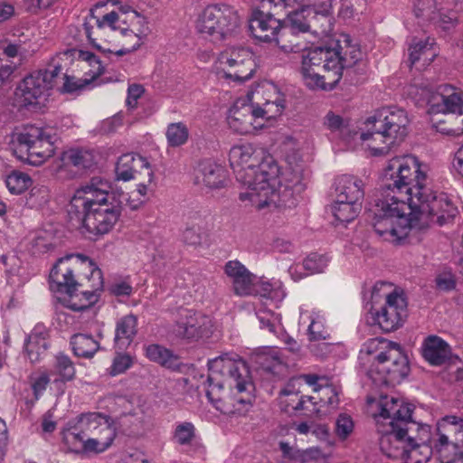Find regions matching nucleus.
<instances>
[{
  "label": "nucleus",
  "mask_w": 463,
  "mask_h": 463,
  "mask_svg": "<svg viewBox=\"0 0 463 463\" xmlns=\"http://www.w3.org/2000/svg\"><path fill=\"white\" fill-rule=\"evenodd\" d=\"M145 89L140 84L129 85L128 89L127 106L129 109H135L137 105V99L143 95Z\"/></svg>",
  "instance_id": "61"
},
{
  "label": "nucleus",
  "mask_w": 463,
  "mask_h": 463,
  "mask_svg": "<svg viewBox=\"0 0 463 463\" xmlns=\"http://www.w3.org/2000/svg\"><path fill=\"white\" fill-rule=\"evenodd\" d=\"M50 383L47 373H41L33 380L32 388L36 398H38L45 390Z\"/></svg>",
  "instance_id": "63"
},
{
  "label": "nucleus",
  "mask_w": 463,
  "mask_h": 463,
  "mask_svg": "<svg viewBox=\"0 0 463 463\" xmlns=\"http://www.w3.org/2000/svg\"><path fill=\"white\" fill-rule=\"evenodd\" d=\"M183 238L187 244L199 245L203 240V233L199 228L192 226L184 231Z\"/></svg>",
  "instance_id": "62"
},
{
  "label": "nucleus",
  "mask_w": 463,
  "mask_h": 463,
  "mask_svg": "<svg viewBox=\"0 0 463 463\" xmlns=\"http://www.w3.org/2000/svg\"><path fill=\"white\" fill-rule=\"evenodd\" d=\"M373 298H385V304L373 314L377 325L383 331L391 332L397 329L406 317L407 303L405 298L392 285L387 282H377L373 288Z\"/></svg>",
  "instance_id": "15"
},
{
  "label": "nucleus",
  "mask_w": 463,
  "mask_h": 463,
  "mask_svg": "<svg viewBox=\"0 0 463 463\" xmlns=\"http://www.w3.org/2000/svg\"><path fill=\"white\" fill-rule=\"evenodd\" d=\"M298 146L297 140L286 137L283 149L286 165L281 167L270 156L250 143L233 146L229 152V162L237 181L245 191L240 200L248 201L257 209L285 204L294 190L301 189L303 164L298 151L289 153Z\"/></svg>",
  "instance_id": "2"
},
{
  "label": "nucleus",
  "mask_w": 463,
  "mask_h": 463,
  "mask_svg": "<svg viewBox=\"0 0 463 463\" xmlns=\"http://www.w3.org/2000/svg\"><path fill=\"white\" fill-rule=\"evenodd\" d=\"M71 345L74 354L83 358L92 357L99 349V342L87 334H75L71 339Z\"/></svg>",
  "instance_id": "41"
},
{
  "label": "nucleus",
  "mask_w": 463,
  "mask_h": 463,
  "mask_svg": "<svg viewBox=\"0 0 463 463\" xmlns=\"http://www.w3.org/2000/svg\"><path fill=\"white\" fill-rule=\"evenodd\" d=\"M59 68L53 71H38L26 76L15 90V102L21 109H35L42 105L52 89V80L58 74Z\"/></svg>",
  "instance_id": "17"
},
{
  "label": "nucleus",
  "mask_w": 463,
  "mask_h": 463,
  "mask_svg": "<svg viewBox=\"0 0 463 463\" xmlns=\"http://www.w3.org/2000/svg\"><path fill=\"white\" fill-rule=\"evenodd\" d=\"M59 0H23L24 8L34 14L45 11L56 4Z\"/></svg>",
  "instance_id": "57"
},
{
  "label": "nucleus",
  "mask_w": 463,
  "mask_h": 463,
  "mask_svg": "<svg viewBox=\"0 0 463 463\" xmlns=\"http://www.w3.org/2000/svg\"><path fill=\"white\" fill-rule=\"evenodd\" d=\"M319 395V402L323 404H327L329 406L335 407L339 402L338 392L335 388L331 385L325 384V387L320 392Z\"/></svg>",
  "instance_id": "59"
},
{
  "label": "nucleus",
  "mask_w": 463,
  "mask_h": 463,
  "mask_svg": "<svg viewBox=\"0 0 463 463\" xmlns=\"http://www.w3.org/2000/svg\"><path fill=\"white\" fill-rule=\"evenodd\" d=\"M137 333V318L134 315L121 317L116 325L115 345L120 349L128 348Z\"/></svg>",
  "instance_id": "36"
},
{
  "label": "nucleus",
  "mask_w": 463,
  "mask_h": 463,
  "mask_svg": "<svg viewBox=\"0 0 463 463\" xmlns=\"http://www.w3.org/2000/svg\"><path fill=\"white\" fill-rule=\"evenodd\" d=\"M250 291L248 296H260L266 298L271 301L275 307H279V304L286 297L285 289L280 282L258 280L256 277L255 280L251 282Z\"/></svg>",
  "instance_id": "35"
},
{
  "label": "nucleus",
  "mask_w": 463,
  "mask_h": 463,
  "mask_svg": "<svg viewBox=\"0 0 463 463\" xmlns=\"http://www.w3.org/2000/svg\"><path fill=\"white\" fill-rule=\"evenodd\" d=\"M143 174L148 177L149 184H155V174L147 159L138 154L128 153L122 155L116 165L118 180L129 181L135 178V173Z\"/></svg>",
  "instance_id": "24"
},
{
  "label": "nucleus",
  "mask_w": 463,
  "mask_h": 463,
  "mask_svg": "<svg viewBox=\"0 0 463 463\" xmlns=\"http://www.w3.org/2000/svg\"><path fill=\"white\" fill-rule=\"evenodd\" d=\"M11 145L15 157L28 165L38 166L55 154L53 137L46 129L27 125L13 133Z\"/></svg>",
  "instance_id": "10"
},
{
  "label": "nucleus",
  "mask_w": 463,
  "mask_h": 463,
  "mask_svg": "<svg viewBox=\"0 0 463 463\" xmlns=\"http://www.w3.org/2000/svg\"><path fill=\"white\" fill-rule=\"evenodd\" d=\"M145 354L150 361L165 367H172L176 362V356L170 350L156 344L146 345Z\"/></svg>",
  "instance_id": "47"
},
{
  "label": "nucleus",
  "mask_w": 463,
  "mask_h": 463,
  "mask_svg": "<svg viewBox=\"0 0 463 463\" xmlns=\"http://www.w3.org/2000/svg\"><path fill=\"white\" fill-rule=\"evenodd\" d=\"M165 138L168 147L175 148L184 146L190 138L188 126L183 122H174L167 125Z\"/></svg>",
  "instance_id": "45"
},
{
  "label": "nucleus",
  "mask_w": 463,
  "mask_h": 463,
  "mask_svg": "<svg viewBox=\"0 0 463 463\" xmlns=\"http://www.w3.org/2000/svg\"><path fill=\"white\" fill-rule=\"evenodd\" d=\"M291 380H299L300 390H304L305 386H310L314 392H321L325 387V385L320 383L325 379L316 374H303L298 377L292 378Z\"/></svg>",
  "instance_id": "56"
},
{
  "label": "nucleus",
  "mask_w": 463,
  "mask_h": 463,
  "mask_svg": "<svg viewBox=\"0 0 463 463\" xmlns=\"http://www.w3.org/2000/svg\"><path fill=\"white\" fill-rule=\"evenodd\" d=\"M196 429L190 421L177 422L173 431V439L179 445H188L195 438Z\"/></svg>",
  "instance_id": "49"
},
{
  "label": "nucleus",
  "mask_w": 463,
  "mask_h": 463,
  "mask_svg": "<svg viewBox=\"0 0 463 463\" xmlns=\"http://www.w3.org/2000/svg\"><path fill=\"white\" fill-rule=\"evenodd\" d=\"M83 30L93 47L118 56L138 50L151 33L148 18L131 8L101 17L91 13L84 20Z\"/></svg>",
  "instance_id": "3"
},
{
  "label": "nucleus",
  "mask_w": 463,
  "mask_h": 463,
  "mask_svg": "<svg viewBox=\"0 0 463 463\" xmlns=\"http://www.w3.org/2000/svg\"><path fill=\"white\" fill-rule=\"evenodd\" d=\"M81 274L93 280L94 288L103 287L102 272L91 259L83 254H69L60 258L51 269L50 288L61 293L78 291L83 286Z\"/></svg>",
  "instance_id": "9"
},
{
  "label": "nucleus",
  "mask_w": 463,
  "mask_h": 463,
  "mask_svg": "<svg viewBox=\"0 0 463 463\" xmlns=\"http://www.w3.org/2000/svg\"><path fill=\"white\" fill-rule=\"evenodd\" d=\"M48 346L47 334L34 328L25 343L28 358L32 363L39 362L45 355Z\"/></svg>",
  "instance_id": "40"
},
{
  "label": "nucleus",
  "mask_w": 463,
  "mask_h": 463,
  "mask_svg": "<svg viewBox=\"0 0 463 463\" xmlns=\"http://www.w3.org/2000/svg\"><path fill=\"white\" fill-rule=\"evenodd\" d=\"M429 104L431 113H456L463 109V91L451 85H441Z\"/></svg>",
  "instance_id": "26"
},
{
  "label": "nucleus",
  "mask_w": 463,
  "mask_h": 463,
  "mask_svg": "<svg viewBox=\"0 0 463 463\" xmlns=\"http://www.w3.org/2000/svg\"><path fill=\"white\" fill-rule=\"evenodd\" d=\"M5 183L10 194H22L33 185V182L29 174L13 170L5 175Z\"/></svg>",
  "instance_id": "46"
},
{
  "label": "nucleus",
  "mask_w": 463,
  "mask_h": 463,
  "mask_svg": "<svg viewBox=\"0 0 463 463\" xmlns=\"http://www.w3.org/2000/svg\"><path fill=\"white\" fill-rule=\"evenodd\" d=\"M206 396L226 415H243L251 407L252 383L244 362L223 354L209 362Z\"/></svg>",
  "instance_id": "4"
},
{
  "label": "nucleus",
  "mask_w": 463,
  "mask_h": 463,
  "mask_svg": "<svg viewBox=\"0 0 463 463\" xmlns=\"http://www.w3.org/2000/svg\"><path fill=\"white\" fill-rule=\"evenodd\" d=\"M237 11L227 5H207L195 21V29L212 41H222L232 35L240 26Z\"/></svg>",
  "instance_id": "11"
},
{
  "label": "nucleus",
  "mask_w": 463,
  "mask_h": 463,
  "mask_svg": "<svg viewBox=\"0 0 463 463\" xmlns=\"http://www.w3.org/2000/svg\"><path fill=\"white\" fill-rule=\"evenodd\" d=\"M409 59L411 66L423 70L429 66L438 55L433 39L413 40L409 46Z\"/></svg>",
  "instance_id": "30"
},
{
  "label": "nucleus",
  "mask_w": 463,
  "mask_h": 463,
  "mask_svg": "<svg viewBox=\"0 0 463 463\" xmlns=\"http://www.w3.org/2000/svg\"><path fill=\"white\" fill-rule=\"evenodd\" d=\"M409 118L405 110L383 108L365 118L360 128L357 140L371 156L387 155L408 134Z\"/></svg>",
  "instance_id": "7"
},
{
  "label": "nucleus",
  "mask_w": 463,
  "mask_h": 463,
  "mask_svg": "<svg viewBox=\"0 0 463 463\" xmlns=\"http://www.w3.org/2000/svg\"><path fill=\"white\" fill-rule=\"evenodd\" d=\"M246 99L260 110H279L278 117L284 110V99L279 88L271 81L262 80L248 93Z\"/></svg>",
  "instance_id": "22"
},
{
  "label": "nucleus",
  "mask_w": 463,
  "mask_h": 463,
  "mask_svg": "<svg viewBox=\"0 0 463 463\" xmlns=\"http://www.w3.org/2000/svg\"><path fill=\"white\" fill-rule=\"evenodd\" d=\"M390 183L375 206L373 228L385 241L399 243L414 228L430 223L443 225L457 214V207L445 193L427 185L428 166L411 154L390 158L383 168Z\"/></svg>",
  "instance_id": "1"
},
{
  "label": "nucleus",
  "mask_w": 463,
  "mask_h": 463,
  "mask_svg": "<svg viewBox=\"0 0 463 463\" xmlns=\"http://www.w3.org/2000/svg\"><path fill=\"white\" fill-rule=\"evenodd\" d=\"M301 72L309 89L333 90L342 78L341 51L323 47L307 50L302 57Z\"/></svg>",
  "instance_id": "8"
},
{
  "label": "nucleus",
  "mask_w": 463,
  "mask_h": 463,
  "mask_svg": "<svg viewBox=\"0 0 463 463\" xmlns=\"http://www.w3.org/2000/svg\"><path fill=\"white\" fill-rule=\"evenodd\" d=\"M279 447L281 451L282 463H305L308 457H318L321 455V451L317 448H311L301 451L285 441H280Z\"/></svg>",
  "instance_id": "43"
},
{
  "label": "nucleus",
  "mask_w": 463,
  "mask_h": 463,
  "mask_svg": "<svg viewBox=\"0 0 463 463\" xmlns=\"http://www.w3.org/2000/svg\"><path fill=\"white\" fill-rule=\"evenodd\" d=\"M434 448L440 463H463L462 418L448 415L438 421Z\"/></svg>",
  "instance_id": "13"
},
{
  "label": "nucleus",
  "mask_w": 463,
  "mask_h": 463,
  "mask_svg": "<svg viewBox=\"0 0 463 463\" xmlns=\"http://www.w3.org/2000/svg\"><path fill=\"white\" fill-rule=\"evenodd\" d=\"M279 110H260V107L253 106L246 98L234 101L227 113L229 128L239 135L255 134L266 125L269 119L278 117Z\"/></svg>",
  "instance_id": "14"
},
{
  "label": "nucleus",
  "mask_w": 463,
  "mask_h": 463,
  "mask_svg": "<svg viewBox=\"0 0 463 463\" xmlns=\"http://www.w3.org/2000/svg\"><path fill=\"white\" fill-rule=\"evenodd\" d=\"M133 364V358L127 354H118L113 359L112 364L109 367V374L116 376L125 373Z\"/></svg>",
  "instance_id": "54"
},
{
  "label": "nucleus",
  "mask_w": 463,
  "mask_h": 463,
  "mask_svg": "<svg viewBox=\"0 0 463 463\" xmlns=\"http://www.w3.org/2000/svg\"><path fill=\"white\" fill-rule=\"evenodd\" d=\"M362 59V52L355 46H349L345 55L341 54L342 70L345 67H351Z\"/></svg>",
  "instance_id": "60"
},
{
  "label": "nucleus",
  "mask_w": 463,
  "mask_h": 463,
  "mask_svg": "<svg viewBox=\"0 0 463 463\" xmlns=\"http://www.w3.org/2000/svg\"><path fill=\"white\" fill-rule=\"evenodd\" d=\"M362 210V204L351 201L340 202L339 198H335L331 205V212L335 219L341 222H350L354 221Z\"/></svg>",
  "instance_id": "42"
},
{
  "label": "nucleus",
  "mask_w": 463,
  "mask_h": 463,
  "mask_svg": "<svg viewBox=\"0 0 463 463\" xmlns=\"http://www.w3.org/2000/svg\"><path fill=\"white\" fill-rule=\"evenodd\" d=\"M300 319L304 323L306 319L310 322L307 328L310 340H325L329 337V332L325 325L324 315L320 312H306L301 315Z\"/></svg>",
  "instance_id": "44"
},
{
  "label": "nucleus",
  "mask_w": 463,
  "mask_h": 463,
  "mask_svg": "<svg viewBox=\"0 0 463 463\" xmlns=\"http://www.w3.org/2000/svg\"><path fill=\"white\" fill-rule=\"evenodd\" d=\"M454 123L451 127L440 128L439 131L451 137H459L463 135V109L455 113Z\"/></svg>",
  "instance_id": "58"
},
{
  "label": "nucleus",
  "mask_w": 463,
  "mask_h": 463,
  "mask_svg": "<svg viewBox=\"0 0 463 463\" xmlns=\"http://www.w3.org/2000/svg\"><path fill=\"white\" fill-rule=\"evenodd\" d=\"M77 62V67L83 71L82 78L64 74L63 83L60 90L62 93L77 94L93 83L104 71V67L99 58L90 52L72 49L65 52Z\"/></svg>",
  "instance_id": "18"
},
{
  "label": "nucleus",
  "mask_w": 463,
  "mask_h": 463,
  "mask_svg": "<svg viewBox=\"0 0 463 463\" xmlns=\"http://www.w3.org/2000/svg\"><path fill=\"white\" fill-rule=\"evenodd\" d=\"M255 71L253 53L242 47L226 48L213 64V71L218 79L229 83H243L252 78Z\"/></svg>",
  "instance_id": "12"
},
{
  "label": "nucleus",
  "mask_w": 463,
  "mask_h": 463,
  "mask_svg": "<svg viewBox=\"0 0 463 463\" xmlns=\"http://www.w3.org/2000/svg\"><path fill=\"white\" fill-rule=\"evenodd\" d=\"M299 380H289L279 391L278 403L285 412L302 411L307 415L317 414V398L303 395L300 390Z\"/></svg>",
  "instance_id": "20"
},
{
  "label": "nucleus",
  "mask_w": 463,
  "mask_h": 463,
  "mask_svg": "<svg viewBox=\"0 0 463 463\" xmlns=\"http://www.w3.org/2000/svg\"><path fill=\"white\" fill-rule=\"evenodd\" d=\"M276 44L284 52H299L307 51V42L302 37L301 33H298L291 28L282 25L277 39H275Z\"/></svg>",
  "instance_id": "38"
},
{
  "label": "nucleus",
  "mask_w": 463,
  "mask_h": 463,
  "mask_svg": "<svg viewBox=\"0 0 463 463\" xmlns=\"http://www.w3.org/2000/svg\"><path fill=\"white\" fill-rule=\"evenodd\" d=\"M105 430H115L109 417L95 411L81 413L62 429V441L69 449H77L83 438L99 435Z\"/></svg>",
  "instance_id": "16"
},
{
  "label": "nucleus",
  "mask_w": 463,
  "mask_h": 463,
  "mask_svg": "<svg viewBox=\"0 0 463 463\" xmlns=\"http://www.w3.org/2000/svg\"><path fill=\"white\" fill-rule=\"evenodd\" d=\"M261 328H267L271 333H276L281 326V317L279 314L270 310L260 309L257 313Z\"/></svg>",
  "instance_id": "53"
},
{
  "label": "nucleus",
  "mask_w": 463,
  "mask_h": 463,
  "mask_svg": "<svg viewBox=\"0 0 463 463\" xmlns=\"http://www.w3.org/2000/svg\"><path fill=\"white\" fill-rule=\"evenodd\" d=\"M71 218L75 217L81 229L94 236L109 233L120 219L122 206L111 192L108 181L92 178L78 188L69 204Z\"/></svg>",
  "instance_id": "5"
},
{
  "label": "nucleus",
  "mask_w": 463,
  "mask_h": 463,
  "mask_svg": "<svg viewBox=\"0 0 463 463\" xmlns=\"http://www.w3.org/2000/svg\"><path fill=\"white\" fill-rule=\"evenodd\" d=\"M436 285L439 289L450 290L455 287L453 276L450 273H443L436 278Z\"/></svg>",
  "instance_id": "64"
},
{
  "label": "nucleus",
  "mask_w": 463,
  "mask_h": 463,
  "mask_svg": "<svg viewBox=\"0 0 463 463\" xmlns=\"http://www.w3.org/2000/svg\"><path fill=\"white\" fill-rule=\"evenodd\" d=\"M198 178L209 189H221L227 185L229 182L226 169L211 160H205L199 165Z\"/></svg>",
  "instance_id": "32"
},
{
  "label": "nucleus",
  "mask_w": 463,
  "mask_h": 463,
  "mask_svg": "<svg viewBox=\"0 0 463 463\" xmlns=\"http://www.w3.org/2000/svg\"><path fill=\"white\" fill-rule=\"evenodd\" d=\"M329 260L327 255L313 252L304 259L302 266L307 275L316 274L323 272L326 269Z\"/></svg>",
  "instance_id": "51"
},
{
  "label": "nucleus",
  "mask_w": 463,
  "mask_h": 463,
  "mask_svg": "<svg viewBox=\"0 0 463 463\" xmlns=\"http://www.w3.org/2000/svg\"><path fill=\"white\" fill-rule=\"evenodd\" d=\"M61 166L73 165L79 169H88L97 163V154L93 149L73 147L63 151L60 156Z\"/></svg>",
  "instance_id": "33"
},
{
  "label": "nucleus",
  "mask_w": 463,
  "mask_h": 463,
  "mask_svg": "<svg viewBox=\"0 0 463 463\" xmlns=\"http://www.w3.org/2000/svg\"><path fill=\"white\" fill-rule=\"evenodd\" d=\"M116 437V430H105L99 435H94L92 438L82 439V442L77 449H70L75 453H102L108 449Z\"/></svg>",
  "instance_id": "39"
},
{
  "label": "nucleus",
  "mask_w": 463,
  "mask_h": 463,
  "mask_svg": "<svg viewBox=\"0 0 463 463\" xmlns=\"http://www.w3.org/2000/svg\"><path fill=\"white\" fill-rule=\"evenodd\" d=\"M224 274L232 283L235 295L246 297L250 292V285L255 280L252 274L241 261L237 260H229L223 267Z\"/></svg>",
  "instance_id": "28"
},
{
  "label": "nucleus",
  "mask_w": 463,
  "mask_h": 463,
  "mask_svg": "<svg viewBox=\"0 0 463 463\" xmlns=\"http://www.w3.org/2000/svg\"><path fill=\"white\" fill-rule=\"evenodd\" d=\"M335 198L363 203L364 197V183L358 177L344 175L335 179Z\"/></svg>",
  "instance_id": "31"
},
{
  "label": "nucleus",
  "mask_w": 463,
  "mask_h": 463,
  "mask_svg": "<svg viewBox=\"0 0 463 463\" xmlns=\"http://www.w3.org/2000/svg\"><path fill=\"white\" fill-rule=\"evenodd\" d=\"M88 281L90 282V290H82L80 293H77V291L65 293L66 297L63 298V305L66 307L73 311H81L93 306L98 301L99 297V291L102 288H94L93 280Z\"/></svg>",
  "instance_id": "34"
},
{
  "label": "nucleus",
  "mask_w": 463,
  "mask_h": 463,
  "mask_svg": "<svg viewBox=\"0 0 463 463\" xmlns=\"http://www.w3.org/2000/svg\"><path fill=\"white\" fill-rule=\"evenodd\" d=\"M437 439L438 431L432 439L431 445L427 444L423 438H420V443L416 442L412 438L404 457H402L401 460L404 463H427L430 459L433 452L437 455L434 448V443Z\"/></svg>",
  "instance_id": "37"
},
{
  "label": "nucleus",
  "mask_w": 463,
  "mask_h": 463,
  "mask_svg": "<svg viewBox=\"0 0 463 463\" xmlns=\"http://www.w3.org/2000/svg\"><path fill=\"white\" fill-rule=\"evenodd\" d=\"M365 354L372 356V366L378 364L387 355L396 363V369L404 368L402 348L398 343L389 341L385 338L376 337L367 340L362 349Z\"/></svg>",
  "instance_id": "23"
},
{
  "label": "nucleus",
  "mask_w": 463,
  "mask_h": 463,
  "mask_svg": "<svg viewBox=\"0 0 463 463\" xmlns=\"http://www.w3.org/2000/svg\"><path fill=\"white\" fill-rule=\"evenodd\" d=\"M52 374L57 375L54 382H67L72 380L75 375V367L70 357L62 354L56 355Z\"/></svg>",
  "instance_id": "48"
},
{
  "label": "nucleus",
  "mask_w": 463,
  "mask_h": 463,
  "mask_svg": "<svg viewBox=\"0 0 463 463\" xmlns=\"http://www.w3.org/2000/svg\"><path fill=\"white\" fill-rule=\"evenodd\" d=\"M373 402V399H368V403ZM375 408L373 416L381 433V450L388 458L401 460L412 439L409 433L415 426L413 406L402 399L382 396L375 401Z\"/></svg>",
  "instance_id": "6"
},
{
  "label": "nucleus",
  "mask_w": 463,
  "mask_h": 463,
  "mask_svg": "<svg viewBox=\"0 0 463 463\" xmlns=\"http://www.w3.org/2000/svg\"><path fill=\"white\" fill-rule=\"evenodd\" d=\"M335 0H310L305 5L289 12L285 19V25L298 33H307L310 30L307 16L310 14L326 17L330 14Z\"/></svg>",
  "instance_id": "21"
},
{
  "label": "nucleus",
  "mask_w": 463,
  "mask_h": 463,
  "mask_svg": "<svg viewBox=\"0 0 463 463\" xmlns=\"http://www.w3.org/2000/svg\"><path fill=\"white\" fill-rule=\"evenodd\" d=\"M216 326L212 317L190 309H182L174 326L175 334L191 341L210 338Z\"/></svg>",
  "instance_id": "19"
},
{
  "label": "nucleus",
  "mask_w": 463,
  "mask_h": 463,
  "mask_svg": "<svg viewBox=\"0 0 463 463\" xmlns=\"http://www.w3.org/2000/svg\"><path fill=\"white\" fill-rule=\"evenodd\" d=\"M324 124L331 131L342 132L348 126L349 120L330 111L325 117Z\"/></svg>",
  "instance_id": "55"
},
{
  "label": "nucleus",
  "mask_w": 463,
  "mask_h": 463,
  "mask_svg": "<svg viewBox=\"0 0 463 463\" xmlns=\"http://www.w3.org/2000/svg\"><path fill=\"white\" fill-rule=\"evenodd\" d=\"M416 17L426 21L435 20L437 17V0H416L414 3Z\"/></svg>",
  "instance_id": "52"
},
{
  "label": "nucleus",
  "mask_w": 463,
  "mask_h": 463,
  "mask_svg": "<svg viewBox=\"0 0 463 463\" xmlns=\"http://www.w3.org/2000/svg\"><path fill=\"white\" fill-rule=\"evenodd\" d=\"M404 359V368L396 369V363L388 357L382 359L378 364H374L368 371V376L376 385L395 384L403 380L409 373V363L407 356L402 352Z\"/></svg>",
  "instance_id": "25"
},
{
  "label": "nucleus",
  "mask_w": 463,
  "mask_h": 463,
  "mask_svg": "<svg viewBox=\"0 0 463 463\" xmlns=\"http://www.w3.org/2000/svg\"><path fill=\"white\" fill-rule=\"evenodd\" d=\"M250 30L252 35L262 42H275L282 24L272 14L262 11H255L250 19Z\"/></svg>",
  "instance_id": "27"
},
{
  "label": "nucleus",
  "mask_w": 463,
  "mask_h": 463,
  "mask_svg": "<svg viewBox=\"0 0 463 463\" xmlns=\"http://www.w3.org/2000/svg\"><path fill=\"white\" fill-rule=\"evenodd\" d=\"M354 430V421L351 415L340 413L335 421L334 432L339 440H346Z\"/></svg>",
  "instance_id": "50"
},
{
  "label": "nucleus",
  "mask_w": 463,
  "mask_h": 463,
  "mask_svg": "<svg viewBox=\"0 0 463 463\" xmlns=\"http://www.w3.org/2000/svg\"><path fill=\"white\" fill-rule=\"evenodd\" d=\"M422 357L430 365L439 366L449 360L451 350L449 345L441 337L430 335L424 338L420 346Z\"/></svg>",
  "instance_id": "29"
}]
</instances>
